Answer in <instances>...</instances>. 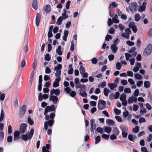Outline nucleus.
<instances>
[{"label": "nucleus", "instance_id": "nucleus-54", "mask_svg": "<svg viewBox=\"0 0 152 152\" xmlns=\"http://www.w3.org/2000/svg\"><path fill=\"white\" fill-rule=\"evenodd\" d=\"M114 112L115 114L117 115H119L121 113V110L117 108L114 109Z\"/></svg>", "mask_w": 152, "mask_h": 152}, {"label": "nucleus", "instance_id": "nucleus-5", "mask_svg": "<svg viewBox=\"0 0 152 152\" xmlns=\"http://www.w3.org/2000/svg\"><path fill=\"white\" fill-rule=\"evenodd\" d=\"M129 28H131L132 30L134 33L137 32V28L135 25V23L134 22H130L129 24Z\"/></svg>", "mask_w": 152, "mask_h": 152}, {"label": "nucleus", "instance_id": "nucleus-16", "mask_svg": "<svg viewBox=\"0 0 152 152\" xmlns=\"http://www.w3.org/2000/svg\"><path fill=\"white\" fill-rule=\"evenodd\" d=\"M64 35L63 37V40L65 41H66L67 40V38L69 34L68 31L66 30H65L64 31Z\"/></svg>", "mask_w": 152, "mask_h": 152}, {"label": "nucleus", "instance_id": "nucleus-52", "mask_svg": "<svg viewBox=\"0 0 152 152\" xmlns=\"http://www.w3.org/2000/svg\"><path fill=\"white\" fill-rule=\"evenodd\" d=\"M12 136L10 135L7 137V142H12Z\"/></svg>", "mask_w": 152, "mask_h": 152}, {"label": "nucleus", "instance_id": "nucleus-50", "mask_svg": "<svg viewBox=\"0 0 152 152\" xmlns=\"http://www.w3.org/2000/svg\"><path fill=\"white\" fill-rule=\"evenodd\" d=\"M121 65L120 63L118 62L116 64V68L117 69L120 70L121 69Z\"/></svg>", "mask_w": 152, "mask_h": 152}, {"label": "nucleus", "instance_id": "nucleus-33", "mask_svg": "<svg viewBox=\"0 0 152 152\" xmlns=\"http://www.w3.org/2000/svg\"><path fill=\"white\" fill-rule=\"evenodd\" d=\"M4 118V112L3 109L1 110L0 116V123L1 122Z\"/></svg>", "mask_w": 152, "mask_h": 152}, {"label": "nucleus", "instance_id": "nucleus-58", "mask_svg": "<svg viewBox=\"0 0 152 152\" xmlns=\"http://www.w3.org/2000/svg\"><path fill=\"white\" fill-rule=\"evenodd\" d=\"M95 123V120L93 118L91 119L90 120L91 127H94V125Z\"/></svg>", "mask_w": 152, "mask_h": 152}, {"label": "nucleus", "instance_id": "nucleus-4", "mask_svg": "<svg viewBox=\"0 0 152 152\" xmlns=\"http://www.w3.org/2000/svg\"><path fill=\"white\" fill-rule=\"evenodd\" d=\"M27 127V125L26 123L21 124L20 125L19 131L21 133H24Z\"/></svg>", "mask_w": 152, "mask_h": 152}, {"label": "nucleus", "instance_id": "nucleus-15", "mask_svg": "<svg viewBox=\"0 0 152 152\" xmlns=\"http://www.w3.org/2000/svg\"><path fill=\"white\" fill-rule=\"evenodd\" d=\"M22 138L23 140L26 141L28 139H31V138H30V136L28 134V133H26L25 134H23L22 135Z\"/></svg>", "mask_w": 152, "mask_h": 152}, {"label": "nucleus", "instance_id": "nucleus-31", "mask_svg": "<svg viewBox=\"0 0 152 152\" xmlns=\"http://www.w3.org/2000/svg\"><path fill=\"white\" fill-rule=\"evenodd\" d=\"M140 127L138 126H136L135 128H133L132 129V132L134 133H137L139 131Z\"/></svg>", "mask_w": 152, "mask_h": 152}, {"label": "nucleus", "instance_id": "nucleus-64", "mask_svg": "<svg viewBox=\"0 0 152 152\" xmlns=\"http://www.w3.org/2000/svg\"><path fill=\"white\" fill-rule=\"evenodd\" d=\"M115 30L113 27H111L109 30L108 32L110 34H113L115 32Z\"/></svg>", "mask_w": 152, "mask_h": 152}, {"label": "nucleus", "instance_id": "nucleus-3", "mask_svg": "<svg viewBox=\"0 0 152 152\" xmlns=\"http://www.w3.org/2000/svg\"><path fill=\"white\" fill-rule=\"evenodd\" d=\"M26 109V105H23L20 109L19 115L20 117L23 116L25 113Z\"/></svg>", "mask_w": 152, "mask_h": 152}, {"label": "nucleus", "instance_id": "nucleus-17", "mask_svg": "<svg viewBox=\"0 0 152 152\" xmlns=\"http://www.w3.org/2000/svg\"><path fill=\"white\" fill-rule=\"evenodd\" d=\"M119 127L122 132H127L128 131V127L125 125H122Z\"/></svg>", "mask_w": 152, "mask_h": 152}, {"label": "nucleus", "instance_id": "nucleus-29", "mask_svg": "<svg viewBox=\"0 0 152 152\" xmlns=\"http://www.w3.org/2000/svg\"><path fill=\"white\" fill-rule=\"evenodd\" d=\"M134 76L135 78L137 80H140L142 79V75L139 74H135L134 75Z\"/></svg>", "mask_w": 152, "mask_h": 152}, {"label": "nucleus", "instance_id": "nucleus-57", "mask_svg": "<svg viewBox=\"0 0 152 152\" xmlns=\"http://www.w3.org/2000/svg\"><path fill=\"white\" fill-rule=\"evenodd\" d=\"M71 3V1L68 0L66 2V8L67 10L69 9V5Z\"/></svg>", "mask_w": 152, "mask_h": 152}, {"label": "nucleus", "instance_id": "nucleus-48", "mask_svg": "<svg viewBox=\"0 0 152 152\" xmlns=\"http://www.w3.org/2000/svg\"><path fill=\"white\" fill-rule=\"evenodd\" d=\"M148 35L149 37L152 36V28H150L148 32Z\"/></svg>", "mask_w": 152, "mask_h": 152}, {"label": "nucleus", "instance_id": "nucleus-45", "mask_svg": "<svg viewBox=\"0 0 152 152\" xmlns=\"http://www.w3.org/2000/svg\"><path fill=\"white\" fill-rule=\"evenodd\" d=\"M74 42L72 40L71 42V46L70 48V50L72 51L74 50Z\"/></svg>", "mask_w": 152, "mask_h": 152}, {"label": "nucleus", "instance_id": "nucleus-12", "mask_svg": "<svg viewBox=\"0 0 152 152\" xmlns=\"http://www.w3.org/2000/svg\"><path fill=\"white\" fill-rule=\"evenodd\" d=\"M46 110H48L49 112H50L54 111L56 109V107L54 104H52L50 106H47L45 108Z\"/></svg>", "mask_w": 152, "mask_h": 152}, {"label": "nucleus", "instance_id": "nucleus-23", "mask_svg": "<svg viewBox=\"0 0 152 152\" xmlns=\"http://www.w3.org/2000/svg\"><path fill=\"white\" fill-rule=\"evenodd\" d=\"M120 99L121 101L125 100L126 99V95L125 93H122L120 97Z\"/></svg>", "mask_w": 152, "mask_h": 152}, {"label": "nucleus", "instance_id": "nucleus-2", "mask_svg": "<svg viewBox=\"0 0 152 152\" xmlns=\"http://www.w3.org/2000/svg\"><path fill=\"white\" fill-rule=\"evenodd\" d=\"M137 7V3L136 2H133L130 3L129 8L130 11L132 12L133 11L136 12L137 11L136 8Z\"/></svg>", "mask_w": 152, "mask_h": 152}, {"label": "nucleus", "instance_id": "nucleus-27", "mask_svg": "<svg viewBox=\"0 0 152 152\" xmlns=\"http://www.w3.org/2000/svg\"><path fill=\"white\" fill-rule=\"evenodd\" d=\"M111 128L109 126H106L104 128V131L105 132L109 133L111 131Z\"/></svg>", "mask_w": 152, "mask_h": 152}, {"label": "nucleus", "instance_id": "nucleus-8", "mask_svg": "<svg viewBox=\"0 0 152 152\" xmlns=\"http://www.w3.org/2000/svg\"><path fill=\"white\" fill-rule=\"evenodd\" d=\"M58 100V97L55 95H50L49 99V101H52L53 103L54 104L57 103V102Z\"/></svg>", "mask_w": 152, "mask_h": 152}, {"label": "nucleus", "instance_id": "nucleus-56", "mask_svg": "<svg viewBox=\"0 0 152 152\" xmlns=\"http://www.w3.org/2000/svg\"><path fill=\"white\" fill-rule=\"evenodd\" d=\"M127 75L128 76L132 77L133 76V72L130 71H128L127 72Z\"/></svg>", "mask_w": 152, "mask_h": 152}, {"label": "nucleus", "instance_id": "nucleus-18", "mask_svg": "<svg viewBox=\"0 0 152 152\" xmlns=\"http://www.w3.org/2000/svg\"><path fill=\"white\" fill-rule=\"evenodd\" d=\"M110 47L113 53H115L118 50V48L115 45H112Z\"/></svg>", "mask_w": 152, "mask_h": 152}, {"label": "nucleus", "instance_id": "nucleus-28", "mask_svg": "<svg viewBox=\"0 0 152 152\" xmlns=\"http://www.w3.org/2000/svg\"><path fill=\"white\" fill-rule=\"evenodd\" d=\"M144 86L145 88H149L150 85V83L148 81H146L144 82Z\"/></svg>", "mask_w": 152, "mask_h": 152}, {"label": "nucleus", "instance_id": "nucleus-22", "mask_svg": "<svg viewBox=\"0 0 152 152\" xmlns=\"http://www.w3.org/2000/svg\"><path fill=\"white\" fill-rule=\"evenodd\" d=\"M63 11L64 13H62V16L64 18L66 19L68 17V15L66 14L67 11L65 8H64L63 10Z\"/></svg>", "mask_w": 152, "mask_h": 152}, {"label": "nucleus", "instance_id": "nucleus-32", "mask_svg": "<svg viewBox=\"0 0 152 152\" xmlns=\"http://www.w3.org/2000/svg\"><path fill=\"white\" fill-rule=\"evenodd\" d=\"M110 92L109 89L107 88H104V93L105 96H107L108 95V93Z\"/></svg>", "mask_w": 152, "mask_h": 152}, {"label": "nucleus", "instance_id": "nucleus-36", "mask_svg": "<svg viewBox=\"0 0 152 152\" xmlns=\"http://www.w3.org/2000/svg\"><path fill=\"white\" fill-rule=\"evenodd\" d=\"M44 10L47 13H48L51 11V8L50 6L47 5L46 8H45Z\"/></svg>", "mask_w": 152, "mask_h": 152}, {"label": "nucleus", "instance_id": "nucleus-26", "mask_svg": "<svg viewBox=\"0 0 152 152\" xmlns=\"http://www.w3.org/2000/svg\"><path fill=\"white\" fill-rule=\"evenodd\" d=\"M106 123L109 125H113L114 124L115 122L112 120L107 119L106 120Z\"/></svg>", "mask_w": 152, "mask_h": 152}, {"label": "nucleus", "instance_id": "nucleus-25", "mask_svg": "<svg viewBox=\"0 0 152 152\" xmlns=\"http://www.w3.org/2000/svg\"><path fill=\"white\" fill-rule=\"evenodd\" d=\"M34 128L33 127H32L31 129L30 130L29 133H27L30 136V138H32V136L34 134Z\"/></svg>", "mask_w": 152, "mask_h": 152}, {"label": "nucleus", "instance_id": "nucleus-41", "mask_svg": "<svg viewBox=\"0 0 152 152\" xmlns=\"http://www.w3.org/2000/svg\"><path fill=\"white\" fill-rule=\"evenodd\" d=\"M97 132L100 134H102L103 132V130L100 127H98L96 130Z\"/></svg>", "mask_w": 152, "mask_h": 152}, {"label": "nucleus", "instance_id": "nucleus-30", "mask_svg": "<svg viewBox=\"0 0 152 152\" xmlns=\"http://www.w3.org/2000/svg\"><path fill=\"white\" fill-rule=\"evenodd\" d=\"M27 121L30 125H33L34 123V121L29 117L28 118Z\"/></svg>", "mask_w": 152, "mask_h": 152}, {"label": "nucleus", "instance_id": "nucleus-42", "mask_svg": "<svg viewBox=\"0 0 152 152\" xmlns=\"http://www.w3.org/2000/svg\"><path fill=\"white\" fill-rule=\"evenodd\" d=\"M140 18V15L138 14H136L134 16L135 20L136 21H138Z\"/></svg>", "mask_w": 152, "mask_h": 152}, {"label": "nucleus", "instance_id": "nucleus-47", "mask_svg": "<svg viewBox=\"0 0 152 152\" xmlns=\"http://www.w3.org/2000/svg\"><path fill=\"white\" fill-rule=\"evenodd\" d=\"M125 56L126 57V61H128L130 57H131V55L127 53L125 54Z\"/></svg>", "mask_w": 152, "mask_h": 152}, {"label": "nucleus", "instance_id": "nucleus-21", "mask_svg": "<svg viewBox=\"0 0 152 152\" xmlns=\"http://www.w3.org/2000/svg\"><path fill=\"white\" fill-rule=\"evenodd\" d=\"M61 48L60 45L58 46V48L56 50V52L59 56H61L62 55V53L61 51Z\"/></svg>", "mask_w": 152, "mask_h": 152}, {"label": "nucleus", "instance_id": "nucleus-60", "mask_svg": "<svg viewBox=\"0 0 152 152\" xmlns=\"http://www.w3.org/2000/svg\"><path fill=\"white\" fill-rule=\"evenodd\" d=\"M126 43L129 46H132L134 45V43L130 41H126Z\"/></svg>", "mask_w": 152, "mask_h": 152}, {"label": "nucleus", "instance_id": "nucleus-11", "mask_svg": "<svg viewBox=\"0 0 152 152\" xmlns=\"http://www.w3.org/2000/svg\"><path fill=\"white\" fill-rule=\"evenodd\" d=\"M61 78L60 77H58L56 78L54 82L53 86L54 88H56L59 86V82L60 81Z\"/></svg>", "mask_w": 152, "mask_h": 152}, {"label": "nucleus", "instance_id": "nucleus-24", "mask_svg": "<svg viewBox=\"0 0 152 152\" xmlns=\"http://www.w3.org/2000/svg\"><path fill=\"white\" fill-rule=\"evenodd\" d=\"M109 10V15L110 17L113 18L114 14V11L113 8L108 9Z\"/></svg>", "mask_w": 152, "mask_h": 152}, {"label": "nucleus", "instance_id": "nucleus-7", "mask_svg": "<svg viewBox=\"0 0 152 152\" xmlns=\"http://www.w3.org/2000/svg\"><path fill=\"white\" fill-rule=\"evenodd\" d=\"M20 132L18 130L15 131L14 132V141H16L19 140L20 138Z\"/></svg>", "mask_w": 152, "mask_h": 152}, {"label": "nucleus", "instance_id": "nucleus-14", "mask_svg": "<svg viewBox=\"0 0 152 152\" xmlns=\"http://www.w3.org/2000/svg\"><path fill=\"white\" fill-rule=\"evenodd\" d=\"M66 19L64 18L62 16H61L58 18L57 19L56 24L57 25L59 26L61 25L62 23L63 20H65Z\"/></svg>", "mask_w": 152, "mask_h": 152}, {"label": "nucleus", "instance_id": "nucleus-20", "mask_svg": "<svg viewBox=\"0 0 152 152\" xmlns=\"http://www.w3.org/2000/svg\"><path fill=\"white\" fill-rule=\"evenodd\" d=\"M32 7L35 10L37 9V0H33L32 3Z\"/></svg>", "mask_w": 152, "mask_h": 152}, {"label": "nucleus", "instance_id": "nucleus-44", "mask_svg": "<svg viewBox=\"0 0 152 152\" xmlns=\"http://www.w3.org/2000/svg\"><path fill=\"white\" fill-rule=\"evenodd\" d=\"M112 38V36L111 35L107 34L105 37V39L106 41H109V39H111Z\"/></svg>", "mask_w": 152, "mask_h": 152}, {"label": "nucleus", "instance_id": "nucleus-39", "mask_svg": "<svg viewBox=\"0 0 152 152\" xmlns=\"http://www.w3.org/2000/svg\"><path fill=\"white\" fill-rule=\"evenodd\" d=\"M100 137L99 136H98L95 138V143L96 144L98 143L100 141Z\"/></svg>", "mask_w": 152, "mask_h": 152}, {"label": "nucleus", "instance_id": "nucleus-19", "mask_svg": "<svg viewBox=\"0 0 152 152\" xmlns=\"http://www.w3.org/2000/svg\"><path fill=\"white\" fill-rule=\"evenodd\" d=\"M108 86L111 90H113L114 88H116L117 86V84L115 83H109L108 84Z\"/></svg>", "mask_w": 152, "mask_h": 152}, {"label": "nucleus", "instance_id": "nucleus-37", "mask_svg": "<svg viewBox=\"0 0 152 152\" xmlns=\"http://www.w3.org/2000/svg\"><path fill=\"white\" fill-rule=\"evenodd\" d=\"M45 60L47 61H49L51 59L50 57V55L49 53H47L45 55Z\"/></svg>", "mask_w": 152, "mask_h": 152}, {"label": "nucleus", "instance_id": "nucleus-49", "mask_svg": "<svg viewBox=\"0 0 152 152\" xmlns=\"http://www.w3.org/2000/svg\"><path fill=\"white\" fill-rule=\"evenodd\" d=\"M45 73L46 74H49L51 72V69L50 68L47 67L45 69Z\"/></svg>", "mask_w": 152, "mask_h": 152}, {"label": "nucleus", "instance_id": "nucleus-51", "mask_svg": "<svg viewBox=\"0 0 152 152\" xmlns=\"http://www.w3.org/2000/svg\"><path fill=\"white\" fill-rule=\"evenodd\" d=\"M37 65V60L36 59H35L34 61L33 64V69L34 70L36 68Z\"/></svg>", "mask_w": 152, "mask_h": 152}, {"label": "nucleus", "instance_id": "nucleus-46", "mask_svg": "<svg viewBox=\"0 0 152 152\" xmlns=\"http://www.w3.org/2000/svg\"><path fill=\"white\" fill-rule=\"evenodd\" d=\"M118 27L120 29V31L121 32H122L125 28V27L121 24H119Z\"/></svg>", "mask_w": 152, "mask_h": 152}, {"label": "nucleus", "instance_id": "nucleus-34", "mask_svg": "<svg viewBox=\"0 0 152 152\" xmlns=\"http://www.w3.org/2000/svg\"><path fill=\"white\" fill-rule=\"evenodd\" d=\"M111 6L113 7H116L118 6V5L115 2H113L110 4V6L108 8V9L113 8L112 7H111Z\"/></svg>", "mask_w": 152, "mask_h": 152}, {"label": "nucleus", "instance_id": "nucleus-9", "mask_svg": "<svg viewBox=\"0 0 152 152\" xmlns=\"http://www.w3.org/2000/svg\"><path fill=\"white\" fill-rule=\"evenodd\" d=\"M60 92V91L58 89H54L53 88L50 91V95L55 94L56 96L59 95Z\"/></svg>", "mask_w": 152, "mask_h": 152}, {"label": "nucleus", "instance_id": "nucleus-59", "mask_svg": "<svg viewBox=\"0 0 152 152\" xmlns=\"http://www.w3.org/2000/svg\"><path fill=\"white\" fill-rule=\"evenodd\" d=\"M115 118L117 121L119 122H121L122 121L121 118L119 116H115Z\"/></svg>", "mask_w": 152, "mask_h": 152}, {"label": "nucleus", "instance_id": "nucleus-53", "mask_svg": "<svg viewBox=\"0 0 152 152\" xmlns=\"http://www.w3.org/2000/svg\"><path fill=\"white\" fill-rule=\"evenodd\" d=\"M61 74V71L59 70L58 71L56 72L55 73V76L56 77H60Z\"/></svg>", "mask_w": 152, "mask_h": 152}, {"label": "nucleus", "instance_id": "nucleus-6", "mask_svg": "<svg viewBox=\"0 0 152 152\" xmlns=\"http://www.w3.org/2000/svg\"><path fill=\"white\" fill-rule=\"evenodd\" d=\"M99 102L102 106H103V107H100L99 103V102H98V108L99 110H102L105 107L106 105V103L103 100H100Z\"/></svg>", "mask_w": 152, "mask_h": 152}, {"label": "nucleus", "instance_id": "nucleus-35", "mask_svg": "<svg viewBox=\"0 0 152 152\" xmlns=\"http://www.w3.org/2000/svg\"><path fill=\"white\" fill-rule=\"evenodd\" d=\"M113 131V133L117 135H118L119 133V131L118 129L116 127L114 128Z\"/></svg>", "mask_w": 152, "mask_h": 152}, {"label": "nucleus", "instance_id": "nucleus-1", "mask_svg": "<svg viewBox=\"0 0 152 152\" xmlns=\"http://www.w3.org/2000/svg\"><path fill=\"white\" fill-rule=\"evenodd\" d=\"M152 52V45L150 44H148L144 49L143 55L145 57H146L150 55Z\"/></svg>", "mask_w": 152, "mask_h": 152}, {"label": "nucleus", "instance_id": "nucleus-62", "mask_svg": "<svg viewBox=\"0 0 152 152\" xmlns=\"http://www.w3.org/2000/svg\"><path fill=\"white\" fill-rule=\"evenodd\" d=\"M125 31L126 34H131V31L129 28H128L125 30Z\"/></svg>", "mask_w": 152, "mask_h": 152}, {"label": "nucleus", "instance_id": "nucleus-40", "mask_svg": "<svg viewBox=\"0 0 152 152\" xmlns=\"http://www.w3.org/2000/svg\"><path fill=\"white\" fill-rule=\"evenodd\" d=\"M47 122H48V125L49 126H51L54 123V121L53 120H49Z\"/></svg>", "mask_w": 152, "mask_h": 152}, {"label": "nucleus", "instance_id": "nucleus-13", "mask_svg": "<svg viewBox=\"0 0 152 152\" xmlns=\"http://www.w3.org/2000/svg\"><path fill=\"white\" fill-rule=\"evenodd\" d=\"M41 15L39 13H37L36 18V24L37 26L39 25Z\"/></svg>", "mask_w": 152, "mask_h": 152}, {"label": "nucleus", "instance_id": "nucleus-43", "mask_svg": "<svg viewBox=\"0 0 152 152\" xmlns=\"http://www.w3.org/2000/svg\"><path fill=\"white\" fill-rule=\"evenodd\" d=\"M79 94L82 97H86L87 96V94L85 91H84L83 93L80 92Z\"/></svg>", "mask_w": 152, "mask_h": 152}, {"label": "nucleus", "instance_id": "nucleus-10", "mask_svg": "<svg viewBox=\"0 0 152 152\" xmlns=\"http://www.w3.org/2000/svg\"><path fill=\"white\" fill-rule=\"evenodd\" d=\"M147 4L146 2L144 1L142 4L141 6H140L138 9V11L142 12L145 10L146 6Z\"/></svg>", "mask_w": 152, "mask_h": 152}, {"label": "nucleus", "instance_id": "nucleus-38", "mask_svg": "<svg viewBox=\"0 0 152 152\" xmlns=\"http://www.w3.org/2000/svg\"><path fill=\"white\" fill-rule=\"evenodd\" d=\"M80 71L81 74H82L85 71V69L84 67L82 65H80Z\"/></svg>", "mask_w": 152, "mask_h": 152}, {"label": "nucleus", "instance_id": "nucleus-61", "mask_svg": "<svg viewBox=\"0 0 152 152\" xmlns=\"http://www.w3.org/2000/svg\"><path fill=\"white\" fill-rule=\"evenodd\" d=\"M102 137L105 139L108 140L109 138V136L105 134H103L102 135Z\"/></svg>", "mask_w": 152, "mask_h": 152}, {"label": "nucleus", "instance_id": "nucleus-55", "mask_svg": "<svg viewBox=\"0 0 152 152\" xmlns=\"http://www.w3.org/2000/svg\"><path fill=\"white\" fill-rule=\"evenodd\" d=\"M108 58L109 61H112L114 59V56L113 54H111L108 56Z\"/></svg>", "mask_w": 152, "mask_h": 152}, {"label": "nucleus", "instance_id": "nucleus-63", "mask_svg": "<svg viewBox=\"0 0 152 152\" xmlns=\"http://www.w3.org/2000/svg\"><path fill=\"white\" fill-rule=\"evenodd\" d=\"M139 91L138 89H136L134 93L133 94L135 96H137L139 95Z\"/></svg>", "mask_w": 152, "mask_h": 152}]
</instances>
